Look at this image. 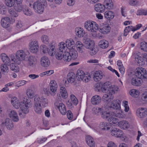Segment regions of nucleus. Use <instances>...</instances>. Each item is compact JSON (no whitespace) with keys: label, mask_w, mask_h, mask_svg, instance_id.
<instances>
[{"label":"nucleus","mask_w":147,"mask_h":147,"mask_svg":"<svg viewBox=\"0 0 147 147\" xmlns=\"http://www.w3.org/2000/svg\"><path fill=\"white\" fill-rule=\"evenodd\" d=\"M86 139L87 144L89 147H95V142L92 137L89 135L87 136L86 137Z\"/></svg>","instance_id":"nucleus-16"},{"label":"nucleus","mask_w":147,"mask_h":147,"mask_svg":"<svg viewBox=\"0 0 147 147\" xmlns=\"http://www.w3.org/2000/svg\"><path fill=\"white\" fill-rule=\"evenodd\" d=\"M49 2V4L51 6V7H53L54 6V5L52 4V2L53 1H54L55 3L57 4H60L62 1V0H47Z\"/></svg>","instance_id":"nucleus-57"},{"label":"nucleus","mask_w":147,"mask_h":147,"mask_svg":"<svg viewBox=\"0 0 147 147\" xmlns=\"http://www.w3.org/2000/svg\"><path fill=\"white\" fill-rule=\"evenodd\" d=\"M105 8L108 9H111L113 8V4L112 0H105L104 2Z\"/></svg>","instance_id":"nucleus-34"},{"label":"nucleus","mask_w":147,"mask_h":147,"mask_svg":"<svg viewBox=\"0 0 147 147\" xmlns=\"http://www.w3.org/2000/svg\"><path fill=\"white\" fill-rule=\"evenodd\" d=\"M140 92L139 90L136 89L131 90L129 92L130 95L134 97H137L140 95Z\"/></svg>","instance_id":"nucleus-43"},{"label":"nucleus","mask_w":147,"mask_h":147,"mask_svg":"<svg viewBox=\"0 0 147 147\" xmlns=\"http://www.w3.org/2000/svg\"><path fill=\"white\" fill-rule=\"evenodd\" d=\"M9 117L14 121L17 122L19 120V118L17 112L15 111H11L9 114Z\"/></svg>","instance_id":"nucleus-23"},{"label":"nucleus","mask_w":147,"mask_h":147,"mask_svg":"<svg viewBox=\"0 0 147 147\" xmlns=\"http://www.w3.org/2000/svg\"><path fill=\"white\" fill-rule=\"evenodd\" d=\"M41 40L43 43L46 44L49 42V38L46 35H44L42 36L41 37Z\"/></svg>","instance_id":"nucleus-61"},{"label":"nucleus","mask_w":147,"mask_h":147,"mask_svg":"<svg viewBox=\"0 0 147 147\" xmlns=\"http://www.w3.org/2000/svg\"><path fill=\"white\" fill-rule=\"evenodd\" d=\"M99 45L100 47L103 49H105L108 46L109 42L105 40H102L99 42Z\"/></svg>","instance_id":"nucleus-40"},{"label":"nucleus","mask_w":147,"mask_h":147,"mask_svg":"<svg viewBox=\"0 0 147 147\" xmlns=\"http://www.w3.org/2000/svg\"><path fill=\"white\" fill-rule=\"evenodd\" d=\"M59 51L63 52V51H65L67 49V45H66V43H65L63 42H61L59 45Z\"/></svg>","instance_id":"nucleus-46"},{"label":"nucleus","mask_w":147,"mask_h":147,"mask_svg":"<svg viewBox=\"0 0 147 147\" xmlns=\"http://www.w3.org/2000/svg\"><path fill=\"white\" fill-rule=\"evenodd\" d=\"M85 46L86 48L89 49L92 48L94 46V43L93 41L89 38H86L84 42Z\"/></svg>","instance_id":"nucleus-25"},{"label":"nucleus","mask_w":147,"mask_h":147,"mask_svg":"<svg viewBox=\"0 0 147 147\" xmlns=\"http://www.w3.org/2000/svg\"><path fill=\"white\" fill-rule=\"evenodd\" d=\"M76 75L77 78L79 80H81L85 82H88L90 80V76L88 74H85L81 70H78L77 71Z\"/></svg>","instance_id":"nucleus-8"},{"label":"nucleus","mask_w":147,"mask_h":147,"mask_svg":"<svg viewBox=\"0 0 147 147\" xmlns=\"http://www.w3.org/2000/svg\"><path fill=\"white\" fill-rule=\"evenodd\" d=\"M10 66V69L16 72H18L19 71V67L13 63H12L9 65Z\"/></svg>","instance_id":"nucleus-48"},{"label":"nucleus","mask_w":147,"mask_h":147,"mask_svg":"<svg viewBox=\"0 0 147 147\" xmlns=\"http://www.w3.org/2000/svg\"><path fill=\"white\" fill-rule=\"evenodd\" d=\"M65 43L67 49L69 50L74 49L75 43L73 39H67L66 40Z\"/></svg>","instance_id":"nucleus-15"},{"label":"nucleus","mask_w":147,"mask_h":147,"mask_svg":"<svg viewBox=\"0 0 147 147\" xmlns=\"http://www.w3.org/2000/svg\"><path fill=\"white\" fill-rule=\"evenodd\" d=\"M112 113H113V112L110 113L103 111V110H102L101 112V116L103 119L108 120V119L109 117Z\"/></svg>","instance_id":"nucleus-41"},{"label":"nucleus","mask_w":147,"mask_h":147,"mask_svg":"<svg viewBox=\"0 0 147 147\" xmlns=\"http://www.w3.org/2000/svg\"><path fill=\"white\" fill-rule=\"evenodd\" d=\"M10 19L8 17H5L1 19V26L3 28H7L9 26Z\"/></svg>","instance_id":"nucleus-17"},{"label":"nucleus","mask_w":147,"mask_h":147,"mask_svg":"<svg viewBox=\"0 0 147 147\" xmlns=\"http://www.w3.org/2000/svg\"><path fill=\"white\" fill-rule=\"evenodd\" d=\"M11 102L13 107L16 109H18L20 107L22 113H20L19 115L21 117L23 115L22 113L26 114L29 111L28 108L32 107V103L29 99L24 98L23 102H20L18 98L16 97H12L11 98Z\"/></svg>","instance_id":"nucleus-1"},{"label":"nucleus","mask_w":147,"mask_h":147,"mask_svg":"<svg viewBox=\"0 0 147 147\" xmlns=\"http://www.w3.org/2000/svg\"><path fill=\"white\" fill-rule=\"evenodd\" d=\"M55 54L56 58L58 60H61L62 59L64 60V57L65 56V53L63 54V52L59 51L58 49Z\"/></svg>","instance_id":"nucleus-36"},{"label":"nucleus","mask_w":147,"mask_h":147,"mask_svg":"<svg viewBox=\"0 0 147 147\" xmlns=\"http://www.w3.org/2000/svg\"><path fill=\"white\" fill-rule=\"evenodd\" d=\"M137 15H147V11L141 9L138 10L137 11Z\"/></svg>","instance_id":"nucleus-60"},{"label":"nucleus","mask_w":147,"mask_h":147,"mask_svg":"<svg viewBox=\"0 0 147 147\" xmlns=\"http://www.w3.org/2000/svg\"><path fill=\"white\" fill-rule=\"evenodd\" d=\"M114 113H111L108 119V122L111 124H116L117 125L119 123V120L117 118L115 117L114 116Z\"/></svg>","instance_id":"nucleus-22"},{"label":"nucleus","mask_w":147,"mask_h":147,"mask_svg":"<svg viewBox=\"0 0 147 147\" xmlns=\"http://www.w3.org/2000/svg\"><path fill=\"white\" fill-rule=\"evenodd\" d=\"M76 49L80 53H82L84 51V46L83 44L80 41L76 42Z\"/></svg>","instance_id":"nucleus-33"},{"label":"nucleus","mask_w":147,"mask_h":147,"mask_svg":"<svg viewBox=\"0 0 147 147\" xmlns=\"http://www.w3.org/2000/svg\"><path fill=\"white\" fill-rule=\"evenodd\" d=\"M50 47L48 51V53L49 55L51 56H53L55 55L56 51L58 50V49H56L55 46L52 45V44L50 45Z\"/></svg>","instance_id":"nucleus-29"},{"label":"nucleus","mask_w":147,"mask_h":147,"mask_svg":"<svg viewBox=\"0 0 147 147\" xmlns=\"http://www.w3.org/2000/svg\"><path fill=\"white\" fill-rule=\"evenodd\" d=\"M105 9V5L100 3L96 4L94 6V9L97 12L102 13L104 11Z\"/></svg>","instance_id":"nucleus-26"},{"label":"nucleus","mask_w":147,"mask_h":147,"mask_svg":"<svg viewBox=\"0 0 147 147\" xmlns=\"http://www.w3.org/2000/svg\"><path fill=\"white\" fill-rule=\"evenodd\" d=\"M67 79L68 83H73L76 79L75 74L72 72L69 73L67 75Z\"/></svg>","instance_id":"nucleus-28"},{"label":"nucleus","mask_w":147,"mask_h":147,"mask_svg":"<svg viewBox=\"0 0 147 147\" xmlns=\"http://www.w3.org/2000/svg\"><path fill=\"white\" fill-rule=\"evenodd\" d=\"M110 27L107 26L104 27L102 28H100L98 27V29L97 30L103 34H106L110 32Z\"/></svg>","instance_id":"nucleus-35"},{"label":"nucleus","mask_w":147,"mask_h":147,"mask_svg":"<svg viewBox=\"0 0 147 147\" xmlns=\"http://www.w3.org/2000/svg\"><path fill=\"white\" fill-rule=\"evenodd\" d=\"M59 111L62 115H65L66 113V109L65 105L63 103H60L56 105Z\"/></svg>","instance_id":"nucleus-24"},{"label":"nucleus","mask_w":147,"mask_h":147,"mask_svg":"<svg viewBox=\"0 0 147 147\" xmlns=\"http://www.w3.org/2000/svg\"><path fill=\"white\" fill-rule=\"evenodd\" d=\"M67 116L68 119L70 120H72L73 118V114L70 110L66 111Z\"/></svg>","instance_id":"nucleus-62"},{"label":"nucleus","mask_w":147,"mask_h":147,"mask_svg":"<svg viewBox=\"0 0 147 147\" xmlns=\"http://www.w3.org/2000/svg\"><path fill=\"white\" fill-rule=\"evenodd\" d=\"M111 135L112 136H114L115 137L123 138V133L120 129L118 128H114L111 130Z\"/></svg>","instance_id":"nucleus-10"},{"label":"nucleus","mask_w":147,"mask_h":147,"mask_svg":"<svg viewBox=\"0 0 147 147\" xmlns=\"http://www.w3.org/2000/svg\"><path fill=\"white\" fill-rule=\"evenodd\" d=\"M71 100L74 105H76L78 103V100L77 98L73 94H72L70 96Z\"/></svg>","instance_id":"nucleus-54"},{"label":"nucleus","mask_w":147,"mask_h":147,"mask_svg":"<svg viewBox=\"0 0 147 147\" xmlns=\"http://www.w3.org/2000/svg\"><path fill=\"white\" fill-rule=\"evenodd\" d=\"M41 104L43 107L47 106L48 105L47 99L43 97H39L37 95L35 96L33 107L34 111L37 113L40 114L42 113V109Z\"/></svg>","instance_id":"nucleus-2"},{"label":"nucleus","mask_w":147,"mask_h":147,"mask_svg":"<svg viewBox=\"0 0 147 147\" xmlns=\"http://www.w3.org/2000/svg\"><path fill=\"white\" fill-rule=\"evenodd\" d=\"M101 101V98L98 95H96L93 96L91 99L92 104L94 105L98 104Z\"/></svg>","instance_id":"nucleus-21"},{"label":"nucleus","mask_w":147,"mask_h":147,"mask_svg":"<svg viewBox=\"0 0 147 147\" xmlns=\"http://www.w3.org/2000/svg\"><path fill=\"white\" fill-rule=\"evenodd\" d=\"M118 112H117L115 113V116L118 118H123L125 117V115L121 111L118 110Z\"/></svg>","instance_id":"nucleus-53"},{"label":"nucleus","mask_w":147,"mask_h":147,"mask_svg":"<svg viewBox=\"0 0 147 147\" xmlns=\"http://www.w3.org/2000/svg\"><path fill=\"white\" fill-rule=\"evenodd\" d=\"M7 65L5 64H2L1 65L0 68L1 71L2 72H8L9 68Z\"/></svg>","instance_id":"nucleus-51"},{"label":"nucleus","mask_w":147,"mask_h":147,"mask_svg":"<svg viewBox=\"0 0 147 147\" xmlns=\"http://www.w3.org/2000/svg\"><path fill=\"white\" fill-rule=\"evenodd\" d=\"M40 62L42 65L44 67H47L50 64V61L48 57L46 56L42 57Z\"/></svg>","instance_id":"nucleus-19"},{"label":"nucleus","mask_w":147,"mask_h":147,"mask_svg":"<svg viewBox=\"0 0 147 147\" xmlns=\"http://www.w3.org/2000/svg\"><path fill=\"white\" fill-rule=\"evenodd\" d=\"M30 50L31 52L33 53H36L38 51L39 48L38 46H35L34 47H30Z\"/></svg>","instance_id":"nucleus-63"},{"label":"nucleus","mask_w":147,"mask_h":147,"mask_svg":"<svg viewBox=\"0 0 147 147\" xmlns=\"http://www.w3.org/2000/svg\"><path fill=\"white\" fill-rule=\"evenodd\" d=\"M136 61L139 65L143 66L145 64V62H144L143 59L141 56L136 55L135 56Z\"/></svg>","instance_id":"nucleus-39"},{"label":"nucleus","mask_w":147,"mask_h":147,"mask_svg":"<svg viewBox=\"0 0 147 147\" xmlns=\"http://www.w3.org/2000/svg\"><path fill=\"white\" fill-rule=\"evenodd\" d=\"M105 17L108 20L113 19L115 16V13L111 11H106L104 13Z\"/></svg>","instance_id":"nucleus-31"},{"label":"nucleus","mask_w":147,"mask_h":147,"mask_svg":"<svg viewBox=\"0 0 147 147\" xmlns=\"http://www.w3.org/2000/svg\"><path fill=\"white\" fill-rule=\"evenodd\" d=\"M75 32L76 35L79 37H83L85 34L84 30L80 27L76 28L75 29Z\"/></svg>","instance_id":"nucleus-27"},{"label":"nucleus","mask_w":147,"mask_h":147,"mask_svg":"<svg viewBox=\"0 0 147 147\" xmlns=\"http://www.w3.org/2000/svg\"><path fill=\"white\" fill-rule=\"evenodd\" d=\"M46 5V0H37L34 3L33 7L36 13H41L43 12L44 6Z\"/></svg>","instance_id":"nucleus-3"},{"label":"nucleus","mask_w":147,"mask_h":147,"mask_svg":"<svg viewBox=\"0 0 147 147\" xmlns=\"http://www.w3.org/2000/svg\"><path fill=\"white\" fill-rule=\"evenodd\" d=\"M123 105L125 108V111L126 112H128L129 109L128 101L126 100H123Z\"/></svg>","instance_id":"nucleus-56"},{"label":"nucleus","mask_w":147,"mask_h":147,"mask_svg":"<svg viewBox=\"0 0 147 147\" xmlns=\"http://www.w3.org/2000/svg\"><path fill=\"white\" fill-rule=\"evenodd\" d=\"M50 87V89L51 93V94L52 96H54L56 94V92L57 91V85L55 81L54 80H52L49 84Z\"/></svg>","instance_id":"nucleus-12"},{"label":"nucleus","mask_w":147,"mask_h":147,"mask_svg":"<svg viewBox=\"0 0 147 147\" xmlns=\"http://www.w3.org/2000/svg\"><path fill=\"white\" fill-rule=\"evenodd\" d=\"M60 93L62 97L64 98H67V97L68 94L66 89L63 86H60Z\"/></svg>","instance_id":"nucleus-37"},{"label":"nucleus","mask_w":147,"mask_h":147,"mask_svg":"<svg viewBox=\"0 0 147 147\" xmlns=\"http://www.w3.org/2000/svg\"><path fill=\"white\" fill-rule=\"evenodd\" d=\"M1 58L4 64L9 66L10 64L11 61L9 57L4 53H2L1 54Z\"/></svg>","instance_id":"nucleus-14"},{"label":"nucleus","mask_w":147,"mask_h":147,"mask_svg":"<svg viewBox=\"0 0 147 147\" xmlns=\"http://www.w3.org/2000/svg\"><path fill=\"white\" fill-rule=\"evenodd\" d=\"M120 102L118 99L114 100L112 102L110 106L104 105L105 110H112V109L119 110L120 108Z\"/></svg>","instance_id":"nucleus-9"},{"label":"nucleus","mask_w":147,"mask_h":147,"mask_svg":"<svg viewBox=\"0 0 147 147\" xmlns=\"http://www.w3.org/2000/svg\"><path fill=\"white\" fill-rule=\"evenodd\" d=\"M134 31L133 30V27L132 26H129L125 27L124 31V36H126L128 33L131 31Z\"/></svg>","instance_id":"nucleus-49"},{"label":"nucleus","mask_w":147,"mask_h":147,"mask_svg":"<svg viewBox=\"0 0 147 147\" xmlns=\"http://www.w3.org/2000/svg\"><path fill=\"white\" fill-rule=\"evenodd\" d=\"M135 75L136 76L141 80L147 78V71L142 67H138L136 69Z\"/></svg>","instance_id":"nucleus-7"},{"label":"nucleus","mask_w":147,"mask_h":147,"mask_svg":"<svg viewBox=\"0 0 147 147\" xmlns=\"http://www.w3.org/2000/svg\"><path fill=\"white\" fill-rule=\"evenodd\" d=\"M84 27L87 30L92 32L94 30H97L98 28V26L96 23L91 21L88 20L84 23Z\"/></svg>","instance_id":"nucleus-5"},{"label":"nucleus","mask_w":147,"mask_h":147,"mask_svg":"<svg viewBox=\"0 0 147 147\" xmlns=\"http://www.w3.org/2000/svg\"><path fill=\"white\" fill-rule=\"evenodd\" d=\"M102 73L101 71H96L94 76V79L96 82L100 80L102 78Z\"/></svg>","instance_id":"nucleus-32"},{"label":"nucleus","mask_w":147,"mask_h":147,"mask_svg":"<svg viewBox=\"0 0 147 147\" xmlns=\"http://www.w3.org/2000/svg\"><path fill=\"white\" fill-rule=\"evenodd\" d=\"M8 12L11 17H17L18 16V12L15 11L13 9H9Z\"/></svg>","instance_id":"nucleus-50"},{"label":"nucleus","mask_w":147,"mask_h":147,"mask_svg":"<svg viewBox=\"0 0 147 147\" xmlns=\"http://www.w3.org/2000/svg\"><path fill=\"white\" fill-rule=\"evenodd\" d=\"M139 2L138 0H129V3L132 6H135L138 5Z\"/></svg>","instance_id":"nucleus-64"},{"label":"nucleus","mask_w":147,"mask_h":147,"mask_svg":"<svg viewBox=\"0 0 147 147\" xmlns=\"http://www.w3.org/2000/svg\"><path fill=\"white\" fill-rule=\"evenodd\" d=\"M23 11L24 13L27 16H30L32 14V12L31 11L30 9H28V7L26 6L24 7Z\"/></svg>","instance_id":"nucleus-45"},{"label":"nucleus","mask_w":147,"mask_h":147,"mask_svg":"<svg viewBox=\"0 0 147 147\" xmlns=\"http://www.w3.org/2000/svg\"><path fill=\"white\" fill-rule=\"evenodd\" d=\"M113 98V96L111 93H107L104 95L102 97V100L105 102H107Z\"/></svg>","instance_id":"nucleus-18"},{"label":"nucleus","mask_w":147,"mask_h":147,"mask_svg":"<svg viewBox=\"0 0 147 147\" xmlns=\"http://www.w3.org/2000/svg\"><path fill=\"white\" fill-rule=\"evenodd\" d=\"M136 113L139 117L143 118L147 115V110L145 108H139L137 110Z\"/></svg>","instance_id":"nucleus-11"},{"label":"nucleus","mask_w":147,"mask_h":147,"mask_svg":"<svg viewBox=\"0 0 147 147\" xmlns=\"http://www.w3.org/2000/svg\"><path fill=\"white\" fill-rule=\"evenodd\" d=\"M14 8L15 11L18 12H20L22 10H23V8L22 4L21 2L18 3L15 5L14 6Z\"/></svg>","instance_id":"nucleus-44"},{"label":"nucleus","mask_w":147,"mask_h":147,"mask_svg":"<svg viewBox=\"0 0 147 147\" xmlns=\"http://www.w3.org/2000/svg\"><path fill=\"white\" fill-rule=\"evenodd\" d=\"M104 109L100 108H94L92 109L93 113L95 114H97L98 113L101 112Z\"/></svg>","instance_id":"nucleus-58"},{"label":"nucleus","mask_w":147,"mask_h":147,"mask_svg":"<svg viewBox=\"0 0 147 147\" xmlns=\"http://www.w3.org/2000/svg\"><path fill=\"white\" fill-rule=\"evenodd\" d=\"M119 126L121 129H125L129 127V124L127 121L123 120L119 122Z\"/></svg>","instance_id":"nucleus-30"},{"label":"nucleus","mask_w":147,"mask_h":147,"mask_svg":"<svg viewBox=\"0 0 147 147\" xmlns=\"http://www.w3.org/2000/svg\"><path fill=\"white\" fill-rule=\"evenodd\" d=\"M27 55L22 50L18 51L15 57H11V60L17 64H20L22 61L25 59Z\"/></svg>","instance_id":"nucleus-4"},{"label":"nucleus","mask_w":147,"mask_h":147,"mask_svg":"<svg viewBox=\"0 0 147 147\" xmlns=\"http://www.w3.org/2000/svg\"><path fill=\"white\" fill-rule=\"evenodd\" d=\"M142 82V80L136 77L132 78L131 80V83L133 86H139L141 85Z\"/></svg>","instance_id":"nucleus-20"},{"label":"nucleus","mask_w":147,"mask_h":147,"mask_svg":"<svg viewBox=\"0 0 147 147\" xmlns=\"http://www.w3.org/2000/svg\"><path fill=\"white\" fill-rule=\"evenodd\" d=\"M140 48L142 50L147 52V43L145 42L141 43Z\"/></svg>","instance_id":"nucleus-59"},{"label":"nucleus","mask_w":147,"mask_h":147,"mask_svg":"<svg viewBox=\"0 0 147 147\" xmlns=\"http://www.w3.org/2000/svg\"><path fill=\"white\" fill-rule=\"evenodd\" d=\"M29 65L32 67L34 66L36 62L35 58L32 56H30L28 59Z\"/></svg>","instance_id":"nucleus-38"},{"label":"nucleus","mask_w":147,"mask_h":147,"mask_svg":"<svg viewBox=\"0 0 147 147\" xmlns=\"http://www.w3.org/2000/svg\"><path fill=\"white\" fill-rule=\"evenodd\" d=\"M2 124L5 125L7 128L9 130H12L14 127L13 122L9 118L6 119L4 122H3Z\"/></svg>","instance_id":"nucleus-13"},{"label":"nucleus","mask_w":147,"mask_h":147,"mask_svg":"<svg viewBox=\"0 0 147 147\" xmlns=\"http://www.w3.org/2000/svg\"><path fill=\"white\" fill-rule=\"evenodd\" d=\"M99 127L101 129L103 130H108L109 129L108 123L106 122H102L100 123Z\"/></svg>","instance_id":"nucleus-42"},{"label":"nucleus","mask_w":147,"mask_h":147,"mask_svg":"<svg viewBox=\"0 0 147 147\" xmlns=\"http://www.w3.org/2000/svg\"><path fill=\"white\" fill-rule=\"evenodd\" d=\"M27 96L28 98H32L34 96V93L33 91L30 89H28L27 90L26 92Z\"/></svg>","instance_id":"nucleus-52"},{"label":"nucleus","mask_w":147,"mask_h":147,"mask_svg":"<svg viewBox=\"0 0 147 147\" xmlns=\"http://www.w3.org/2000/svg\"><path fill=\"white\" fill-rule=\"evenodd\" d=\"M118 88L114 85H111L109 86L108 90L109 91V93H111L112 95L114 94L115 92L117 91Z\"/></svg>","instance_id":"nucleus-47"},{"label":"nucleus","mask_w":147,"mask_h":147,"mask_svg":"<svg viewBox=\"0 0 147 147\" xmlns=\"http://www.w3.org/2000/svg\"><path fill=\"white\" fill-rule=\"evenodd\" d=\"M5 3L7 6L11 7L14 5V0H5Z\"/></svg>","instance_id":"nucleus-55"},{"label":"nucleus","mask_w":147,"mask_h":147,"mask_svg":"<svg viewBox=\"0 0 147 147\" xmlns=\"http://www.w3.org/2000/svg\"><path fill=\"white\" fill-rule=\"evenodd\" d=\"M65 56L64 57V60L66 62L70 61L71 59H76L78 57L77 51L74 49L70 50L69 52H65Z\"/></svg>","instance_id":"nucleus-6"}]
</instances>
